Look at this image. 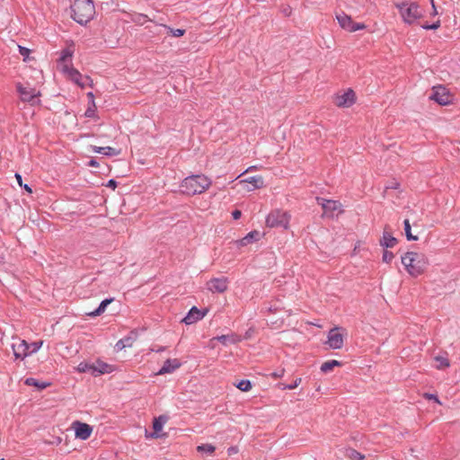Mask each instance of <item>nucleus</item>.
Segmentation results:
<instances>
[{
    "label": "nucleus",
    "mask_w": 460,
    "mask_h": 460,
    "mask_svg": "<svg viewBox=\"0 0 460 460\" xmlns=\"http://www.w3.org/2000/svg\"><path fill=\"white\" fill-rule=\"evenodd\" d=\"M73 56V51L70 49H65L61 51L59 61L62 63L60 66L65 64L66 59L71 58Z\"/></svg>",
    "instance_id": "nucleus-33"
},
{
    "label": "nucleus",
    "mask_w": 460,
    "mask_h": 460,
    "mask_svg": "<svg viewBox=\"0 0 460 460\" xmlns=\"http://www.w3.org/2000/svg\"><path fill=\"white\" fill-rule=\"evenodd\" d=\"M423 396H424V398H426V399H428V400H433V401H435L438 404H442V403H441V402H440V400H439V399L438 398V396H437V395H435V394H428V393H426V394H423Z\"/></svg>",
    "instance_id": "nucleus-44"
},
{
    "label": "nucleus",
    "mask_w": 460,
    "mask_h": 460,
    "mask_svg": "<svg viewBox=\"0 0 460 460\" xmlns=\"http://www.w3.org/2000/svg\"><path fill=\"white\" fill-rule=\"evenodd\" d=\"M147 21H151L146 14L137 13L133 18V22L139 24H144Z\"/></svg>",
    "instance_id": "nucleus-34"
},
{
    "label": "nucleus",
    "mask_w": 460,
    "mask_h": 460,
    "mask_svg": "<svg viewBox=\"0 0 460 460\" xmlns=\"http://www.w3.org/2000/svg\"><path fill=\"white\" fill-rule=\"evenodd\" d=\"M87 96L89 97V99L91 101V104H93V106L94 107L95 106V102H94L93 93L90 92V93H87Z\"/></svg>",
    "instance_id": "nucleus-50"
},
{
    "label": "nucleus",
    "mask_w": 460,
    "mask_h": 460,
    "mask_svg": "<svg viewBox=\"0 0 460 460\" xmlns=\"http://www.w3.org/2000/svg\"><path fill=\"white\" fill-rule=\"evenodd\" d=\"M181 366V364L180 360L177 358L167 359L164 363V366L161 367V369L155 375L159 376V375L172 373L174 370L178 369Z\"/></svg>",
    "instance_id": "nucleus-21"
},
{
    "label": "nucleus",
    "mask_w": 460,
    "mask_h": 460,
    "mask_svg": "<svg viewBox=\"0 0 460 460\" xmlns=\"http://www.w3.org/2000/svg\"><path fill=\"white\" fill-rule=\"evenodd\" d=\"M394 253L389 251H385L383 253V261L386 263H390L394 259Z\"/></svg>",
    "instance_id": "nucleus-37"
},
{
    "label": "nucleus",
    "mask_w": 460,
    "mask_h": 460,
    "mask_svg": "<svg viewBox=\"0 0 460 460\" xmlns=\"http://www.w3.org/2000/svg\"><path fill=\"white\" fill-rule=\"evenodd\" d=\"M113 370L114 368L111 365H109L100 360L92 364V375H93L94 376L103 374H109L111 373Z\"/></svg>",
    "instance_id": "nucleus-19"
},
{
    "label": "nucleus",
    "mask_w": 460,
    "mask_h": 460,
    "mask_svg": "<svg viewBox=\"0 0 460 460\" xmlns=\"http://www.w3.org/2000/svg\"><path fill=\"white\" fill-rule=\"evenodd\" d=\"M72 17L79 24H86L95 13V8L92 0H75L71 5Z\"/></svg>",
    "instance_id": "nucleus-3"
},
{
    "label": "nucleus",
    "mask_w": 460,
    "mask_h": 460,
    "mask_svg": "<svg viewBox=\"0 0 460 460\" xmlns=\"http://www.w3.org/2000/svg\"><path fill=\"white\" fill-rule=\"evenodd\" d=\"M255 168H256L255 166H250L245 172L252 171Z\"/></svg>",
    "instance_id": "nucleus-56"
},
{
    "label": "nucleus",
    "mask_w": 460,
    "mask_h": 460,
    "mask_svg": "<svg viewBox=\"0 0 460 460\" xmlns=\"http://www.w3.org/2000/svg\"><path fill=\"white\" fill-rule=\"evenodd\" d=\"M15 178L20 186H22V176L19 173H15Z\"/></svg>",
    "instance_id": "nucleus-51"
},
{
    "label": "nucleus",
    "mask_w": 460,
    "mask_h": 460,
    "mask_svg": "<svg viewBox=\"0 0 460 460\" xmlns=\"http://www.w3.org/2000/svg\"><path fill=\"white\" fill-rule=\"evenodd\" d=\"M289 215L280 210H275L269 214L266 224L270 227L282 226L287 228L289 223Z\"/></svg>",
    "instance_id": "nucleus-8"
},
{
    "label": "nucleus",
    "mask_w": 460,
    "mask_h": 460,
    "mask_svg": "<svg viewBox=\"0 0 460 460\" xmlns=\"http://www.w3.org/2000/svg\"><path fill=\"white\" fill-rule=\"evenodd\" d=\"M363 243L361 241L357 242V243L354 246L353 252L356 254L358 251L361 248Z\"/></svg>",
    "instance_id": "nucleus-46"
},
{
    "label": "nucleus",
    "mask_w": 460,
    "mask_h": 460,
    "mask_svg": "<svg viewBox=\"0 0 460 460\" xmlns=\"http://www.w3.org/2000/svg\"><path fill=\"white\" fill-rule=\"evenodd\" d=\"M12 349L15 358L23 359L31 354L30 344L24 340H16L13 342Z\"/></svg>",
    "instance_id": "nucleus-14"
},
{
    "label": "nucleus",
    "mask_w": 460,
    "mask_h": 460,
    "mask_svg": "<svg viewBox=\"0 0 460 460\" xmlns=\"http://www.w3.org/2000/svg\"><path fill=\"white\" fill-rule=\"evenodd\" d=\"M301 382H302V379L300 377H297L295 379L294 382H292L291 385L285 386L284 389H288V390L295 389L301 384Z\"/></svg>",
    "instance_id": "nucleus-41"
},
{
    "label": "nucleus",
    "mask_w": 460,
    "mask_h": 460,
    "mask_svg": "<svg viewBox=\"0 0 460 460\" xmlns=\"http://www.w3.org/2000/svg\"><path fill=\"white\" fill-rule=\"evenodd\" d=\"M429 1H430L432 7H434V3H435L434 0H429Z\"/></svg>",
    "instance_id": "nucleus-57"
},
{
    "label": "nucleus",
    "mask_w": 460,
    "mask_h": 460,
    "mask_svg": "<svg viewBox=\"0 0 460 460\" xmlns=\"http://www.w3.org/2000/svg\"><path fill=\"white\" fill-rule=\"evenodd\" d=\"M346 456L350 460H363L365 456L353 448H349L346 452Z\"/></svg>",
    "instance_id": "nucleus-26"
},
{
    "label": "nucleus",
    "mask_w": 460,
    "mask_h": 460,
    "mask_svg": "<svg viewBox=\"0 0 460 460\" xmlns=\"http://www.w3.org/2000/svg\"><path fill=\"white\" fill-rule=\"evenodd\" d=\"M340 366H341V362L335 360V359L329 360V361H326L322 364L321 371L323 373H329V372L332 371L334 367H340Z\"/></svg>",
    "instance_id": "nucleus-24"
},
{
    "label": "nucleus",
    "mask_w": 460,
    "mask_h": 460,
    "mask_svg": "<svg viewBox=\"0 0 460 460\" xmlns=\"http://www.w3.org/2000/svg\"><path fill=\"white\" fill-rule=\"evenodd\" d=\"M42 344H43L42 341H40L33 342V343L30 344V352H31V354L36 352L37 350H39L40 348L42 346Z\"/></svg>",
    "instance_id": "nucleus-39"
},
{
    "label": "nucleus",
    "mask_w": 460,
    "mask_h": 460,
    "mask_svg": "<svg viewBox=\"0 0 460 460\" xmlns=\"http://www.w3.org/2000/svg\"><path fill=\"white\" fill-rule=\"evenodd\" d=\"M206 313L201 312L196 306H193L188 314L182 319V322L188 325L192 324L205 316Z\"/></svg>",
    "instance_id": "nucleus-20"
},
{
    "label": "nucleus",
    "mask_w": 460,
    "mask_h": 460,
    "mask_svg": "<svg viewBox=\"0 0 460 460\" xmlns=\"http://www.w3.org/2000/svg\"><path fill=\"white\" fill-rule=\"evenodd\" d=\"M137 340V332L135 331L130 332V333L120 339L115 345L117 350H122L126 348H131L135 341Z\"/></svg>",
    "instance_id": "nucleus-18"
},
{
    "label": "nucleus",
    "mask_w": 460,
    "mask_h": 460,
    "mask_svg": "<svg viewBox=\"0 0 460 460\" xmlns=\"http://www.w3.org/2000/svg\"><path fill=\"white\" fill-rule=\"evenodd\" d=\"M72 429L75 431V438L82 440L88 439L92 436L93 430L91 425L79 420H75L72 423Z\"/></svg>",
    "instance_id": "nucleus-11"
},
{
    "label": "nucleus",
    "mask_w": 460,
    "mask_h": 460,
    "mask_svg": "<svg viewBox=\"0 0 460 460\" xmlns=\"http://www.w3.org/2000/svg\"><path fill=\"white\" fill-rule=\"evenodd\" d=\"M227 278H213L207 282V288L212 293H224L228 288Z\"/></svg>",
    "instance_id": "nucleus-12"
},
{
    "label": "nucleus",
    "mask_w": 460,
    "mask_h": 460,
    "mask_svg": "<svg viewBox=\"0 0 460 460\" xmlns=\"http://www.w3.org/2000/svg\"><path fill=\"white\" fill-rule=\"evenodd\" d=\"M172 37L179 38L185 34V30L183 29H172L167 25H163Z\"/></svg>",
    "instance_id": "nucleus-32"
},
{
    "label": "nucleus",
    "mask_w": 460,
    "mask_h": 460,
    "mask_svg": "<svg viewBox=\"0 0 460 460\" xmlns=\"http://www.w3.org/2000/svg\"><path fill=\"white\" fill-rule=\"evenodd\" d=\"M95 115V106L93 107V104L85 111L84 116L86 118H93Z\"/></svg>",
    "instance_id": "nucleus-43"
},
{
    "label": "nucleus",
    "mask_w": 460,
    "mask_h": 460,
    "mask_svg": "<svg viewBox=\"0 0 460 460\" xmlns=\"http://www.w3.org/2000/svg\"><path fill=\"white\" fill-rule=\"evenodd\" d=\"M421 27L424 30H437L440 27V21H437L436 22H433L432 24H423Z\"/></svg>",
    "instance_id": "nucleus-40"
},
{
    "label": "nucleus",
    "mask_w": 460,
    "mask_h": 460,
    "mask_svg": "<svg viewBox=\"0 0 460 460\" xmlns=\"http://www.w3.org/2000/svg\"><path fill=\"white\" fill-rule=\"evenodd\" d=\"M165 420H166L164 417H159L158 419L155 420V421L153 423V428H154L155 434H158L163 429V426H164ZM156 437H158V435H156Z\"/></svg>",
    "instance_id": "nucleus-28"
},
{
    "label": "nucleus",
    "mask_w": 460,
    "mask_h": 460,
    "mask_svg": "<svg viewBox=\"0 0 460 460\" xmlns=\"http://www.w3.org/2000/svg\"><path fill=\"white\" fill-rule=\"evenodd\" d=\"M76 370L80 373H85V372H91L92 373V364H88L85 362H81L77 367Z\"/></svg>",
    "instance_id": "nucleus-35"
},
{
    "label": "nucleus",
    "mask_w": 460,
    "mask_h": 460,
    "mask_svg": "<svg viewBox=\"0 0 460 460\" xmlns=\"http://www.w3.org/2000/svg\"><path fill=\"white\" fill-rule=\"evenodd\" d=\"M401 261L408 274L414 278L422 275L429 265L427 256L424 253L416 252L404 253Z\"/></svg>",
    "instance_id": "nucleus-1"
},
{
    "label": "nucleus",
    "mask_w": 460,
    "mask_h": 460,
    "mask_svg": "<svg viewBox=\"0 0 460 460\" xmlns=\"http://www.w3.org/2000/svg\"><path fill=\"white\" fill-rule=\"evenodd\" d=\"M403 224H404V232H405V235H406L407 239L409 241H417L418 240V236L413 235L411 234L410 220L408 218L405 219Z\"/></svg>",
    "instance_id": "nucleus-27"
},
{
    "label": "nucleus",
    "mask_w": 460,
    "mask_h": 460,
    "mask_svg": "<svg viewBox=\"0 0 460 460\" xmlns=\"http://www.w3.org/2000/svg\"><path fill=\"white\" fill-rule=\"evenodd\" d=\"M17 91L20 93L22 102H34L35 99L40 95V92L35 88L17 84Z\"/></svg>",
    "instance_id": "nucleus-15"
},
{
    "label": "nucleus",
    "mask_w": 460,
    "mask_h": 460,
    "mask_svg": "<svg viewBox=\"0 0 460 460\" xmlns=\"http://www.w3.org/2000/svg\"><path fill=\"white\" fill-rule=\"evenodd\" d=\"M22 187H23V189L26 190L28 192H31V187H29V185L24 184Z\"/></svg>",
    "instance_id": "nucleus-55"
},
{
    "label": "nucleus",
    "mask_w": 460,
    "mask_h": 460,
    "mask_svg": "<svg viewBox=\"0 0 460 460\" xmlns=\"http://www.w3.org/2000/svg\"><path fill=\"white\" fill-rule=\"evenodd\" d=\"M356 101L355 93L351 89L341 94H337L334 98V103L341 108H348L354 104Z\"/></svg>",
    "instance_id": "nucleus-13"
},
{
    "label": "nucleus",
    "mask_w": 460,
    "mask_h": 460,
    "mask_svg": "<svg viewBox=\"0 0 460 460\" xmlns=\"http://www.w3.org/2000/svg\"><path fill=\"white\" fill-rule=\"evenodd\" d=\"M397 243L396 238L391 235L390 233L385 231L380 244L386 248H392Z\"/></svg>",
    "instance_id": "nucleus-23"
},
{
    "label": "nucleus",
    "mask_w": 460,
    "mask_h": 460,
    "mask_svg": "<svg viewBox=\"0 0 460 460\" xmlns=\"http://www.w3.org/2000/svg\"><path fill=\"white\" fill-rule=\"evenodd\" d=\"M112 300H113L112 298L103 300L100 304L98 308L95 309L93 312L90 313L89 315L93 316V317L101 315L102 313H104V311L106 310L107 305H110L112 302Z\"/></svg>",
    "instance_id": "nucleus-25"
},
{
    "label": "nucleus",
    "mask_w": 460,
    "mask_h": 460,
    "mask_svg": "<svg viewBox=\"0 0 460 460\" xmlns=\"http://www.w3.org/2000/svg\"><path fill=\"white\" fill-rule=\"evenodd\" d=\"M214 339L221 341L224 344H226V341L229 340V337L226 336V335H221V336H218V337L214 338Z\"/></svg>",
    "instance_id": "nucleus-45"
},
{
    "label": "nucleus",
    "mask_w": 460,
    "mask_h": 460,
    "mask_svg": "<svg viewBox=\"0 0 460 460\" xmlns=\"http://www.w3.org/2000/svg\"><path fill=\"white\" fill-rule=\"evenodd\" d=\"M107 186L110 187V188H112V189H115L116 186H117V182L115 180L113 179H111L108 183H107Z\"/></svg>",
    "instance_id": "nucleus-47"
},
{
    "label": "nucleus",
    "mask_w": 460,
    "mask_h": 460,
    "mask_svg": "<svg viewBox=\"0 0 460 460\" xmlns=\"http://www.w3.org/2000/svg\"><path fill=\"white\" fill-rule=\"evenodd\" d=\"M30 49L25 48V47H22V46H19V53L23 57V59L26 60L30 55Z\"/></svg>",
    "instance_id": "nucleus-42"
},
{
    "label": "nucleus",
    "mask_w": 460,
    "mask_h": 460,
    "mask_svg": "<svg viewBox=\"0 0 460 460\" xmlns=\"http://www.w3.org/2000/svg\"><path fill=\"white\" fill-rule=\"evenodd\" d=\"M90 148L94 153L102 154L107 156H116L120 154L119 150H117L111 146H91Z\"/></svg>",
    "instance_id": "nucleus-22"
},
{
    "label": "nucleus",
    "mask_w": 460,
    "mask_h": 460,
    "mask_svg": "<svg viewBox=\"0 0 460 460\" xmlns=\"http://www.w3.org/2000/svg\"><path fill=\"white\" fill-rule=\"evenodd\" d=\"M197 450L199 452H205L209 455H213L216 450V447L211 444H203V445L199 446L197 447Z\"/></svg>",
    "instance_id": "nucleus-29"
},
{
    "label": "nucleus",
    "mask_w": 460,
    "mask_h": 460,
    "mask_svg": "<svg viewBox=\"0 0 460 460\" xmlns=\"http://www.w3.org/2000/svg\"><path fill=\"white\" fill-rule=\"evenodd\" d=\"M237 452V449L235 447H230L228 449V454L231 455V454H234V453H236Z\"/></svg>",
    "instance_id": "nucleus-53"
},
{
    "label": "nucleus",
    "mask_w": 460,
    "mask_h": 460,
    "mask_svg": "<svg viewBox=\"0 0 460 460\" xmlns=\"http://www.w3.org/2000/svg\"><path fill=\"white\" fill-rule=\"evenodd\" d=\"M402 21L407 24L414 23L422 16L420 5L415 2H402L395 4Z\"/></svg>",
    "instance_id": "nucleus-4"
},
{
    "label": "nucleus",
    "mask_w": 460,
    "mask_h": 460,
    "mask_svg": "<svg viewBox=\"0 0 460 460\" xmlns=\"http://www.w3.org/2000/svg\"><path fill=\"white\" fill-rule=\"evenodd\" d=\"M0 460H4V458H1Z\"/></svg>",
    "instance_id": "nucleus-58"
},
{
    "label": "nucleus",
    "mask_w": 460,
    "mask_h": 460,
    "mask_svg": "<svg viewBox=\"0 0 460 460\" xmlns=\"http://www.w3.org/2000/svg\"><path fill=\"white\" fill-rule=\"evenodd\" d=\"M25 384L28 385L37 386V387H39L40 389H43V388L47 387L46 385H40L39 382L36 379H34V378H28V379H26Z\"/></svg>",
    "instance_id": "nucleus-36"
},
{
    "label": "nucleus",
    "mask_w": 460,
    "mask_h": 460,
    "mask_svg": "<svg viewBox=\"0 0 460 460\" xmlns=\"http://www.w3.org/2000/svg\"><path fill=\"white\" fill-rule=\"evenodd\" d=\"M399 184L397 182L392 183L391 185L387 186L385 189V193L387 198H393L391 192L394 190H396L398 188Z\"/></svg>",
    "instance_id": "nucleus-38"
},
{
    "label": "nucleus",
    "mask_w": 460,
    "mask_h": 460,
    "mask_svg": "<svg viewBox=\"0 0 460 460\" xmlns=\"http://www.w3.org/2000/svg\"><path fill=\"white\" fill-rule=\"evenodd\" d=\"M435 360L438 362V365L436 366L438 369L447 368L450 366L449 360L446 358L436 357Z\"/></svg>",
    "instance_id": "nucleus-30"
},
{
    "label": "nucleus",
    "mask_w": 460,
    "mask_h": 460,
    "mask_svg": "<svg viewBox=\"0 0 460 460\" xmlns=\"http://www.w3.org/2000/svg\"><path fill=\"white\" fill-rule=\"evenodd\" d=\"M61 71L66 75L68 79L75 83L81 88L85 87L86 84L92 83L89 76H83L82 74L75 68L69 66L66 64H63L60 67Z\"/></svg>",
    "instance_id": "nucleus-7"
},
{
    "label": "nucleus",
    "mask_w": 460,
    "mask_h": 460,
    "mask_svg": "<svg viewBox=\"0 0 460 460\" xmlns=\"http://www.w3.org/2000/svg\"><path fill=\"white\" fill-rule=\"evenodd\" d=\"M262 234L258 230H253L248 233L243 238L235 241L237 248L247 246L251 243L258 242L261 237Z\"/></svg>",
    "instance_id": "nucleus-17"
},
{
    "label": "nucleus",
    "mask_w": 460,
    "mask_h": 460,
    "mask_svg": "<svg viewBox=\"0 0 460 460\" xmlns=\"http://www.w3.org/2000/svg\"><path fill=\"white\" fill-rule=\"evenodd\" d=\"M316 201H326V202H329V201H333V200L330 199H323V198L317 197L316 198Z\"/></svg>",
    "instance_id": "nucleus-52"
},
{
    "label": "nucleus",
    "mask_w": 460,
    "mask_h": 460,
    "mask_svg": "<svg viewBox=\"0 0 460 460\" xmlns=\"http://www.w3.org/2000/svg\"><path fill=\"white\" fill-rule=\"evenodd\" d=\"M429 99L435 101L440 105H447L451 102L452 98L448 91L444 86L438 85L433 87Z\"/></svg>",
    "instance_id": "nucleus-10"
},
{
    "label": "nucleus",
    "mask_w": 460,
    "mask_h": 460,
    "mask_svg": "<svg viewBox=\"0 0 460 460\" xmlns=\"http://www.w3.org/2000/svg\"><path fill=\"white\" fill-rule=\"evenodd\" d=\"M211 185V180L204 174L186 177L180 185V190L185 195L192 196L204 192Z\"/></svg>",
    "instance_id": "nucleus-2"
},
{
    "label": "nucleus",
    "mask_w": 460,
    "mask_h": 460,
    "mask_svg": "<svg viewBox=\"0 0 460 460\" xmlns=\"http://www.w3.org/2000/svg\"><path fill=\"white\" fill-rule=\"evenodd\" d=\"M321 205H322L323 217L334 218V217H338L342 212L341 204L321 203Z\"/></svg>",
    "instance_id": "nucleus-16"
},
{
    "label": "nucleus",
    "mask_w": 460,
    "mask_h": 460,
    "mask_svg": "<svg viewBox=\"0 0 460 460\" xmlns=\"http://www.w3.org/2000/svg\"><path fill=\"white\" fill-rule=\"evenodd\" d=\"M263 184V178L261 176L256 175L238 180L234 184V188L238 190H244L249 192L261 188Z\"/></svg>",
    "instance_id": "nucleus-6"
},
{
    "label": "nucleus",
    "mask_w": 460,
    "mask_h": 460,
    "mask_svg": "<svg viewBox=\"0 0 460 460\" xmlns=\"http://www.w3.org/2000/svg\"><path fill=\"white\" fill-rule=\"evenodd\" d=\"M437 14H438V11H437L436 5L434 4V7H432L431 15L435 16Z\"/></svg>",
    "instance_id": "nucleus-54"
},
{
    "label": "nucleus",
    "mask_w": 460,
    "mask_h": 460,
    "mask_svg": "<svg viewBox=\"0 0 460 460\" xmlns=\"http://www.w3.org/2000/svg\"><path fill=\"white\" fill-rule=\"evenodd\" d=\"M235 386L242 392H248L252 389V384L249 380H241Z\"/></svg>",
    "instance_id": "nucleus-31"
},
{
    "label": "nucleus",
    "mask_w": 460,
    "mask_h": 460,
    "mask_svg": "<svg viewBox=\"0 0 460 460\" xmlns=\"http://www.w3.org/2000/svg\"><path fill=\"white\" fill-rule=\"evenodd\" d=\"M346 337L347 331L344 328L336 326L329 331L326 344L332 349H341Z\"/></svg>",
    "instance_id": "nucleus-5"
},
{
    "label": "nucleus",
    "mask_w": 460,
    "mask_h": 460,
    "mask_svg": "<svg viewBox=\"0 0 460 460\" xmlns=\"http://www.w3.org/2000/svg\"><path fill=\"white\" fill-rule=\"evenodd\" d=\"M87 164L91 167H97L99 164L95 159H91Z\"/></svg>",
    "instance_id": "nucleus-48"
},
{
    "label": "nucleus",
    "mask_w": 460,
    "mask_h": 460,
    "mask_svg": "<svg viewBox=\"0 0 460 460\" xmlns=\"http://www.w3.org/2000/svg\"><path fill=\"white\" fill-rule=\"evenodd\" d=\"M336 19L340 26L349 32H354L358 30H363L366 28V25L364 23L354 22L351 17L346 14L345 13H338L336 15Z\"/></svg>",
    "instance_id": "nucleus-9"
},
{
    "label": "nucleus",
    "mask_w": 460,
    "mask_h": 460,
    "mask_svg": "<svg viewBox=\"0 0 460 460\" xmlns=\"http://www.w3.org/2000/svg\"><path fill=\"white\" fill-rule=\"evenodd\" d=\"M242 213L240 210H234L233 213H232V216L234 217V219H238L240 218Z\"/></svg>",
    "instance_id": "nucleus-49"
}]
</instances>
